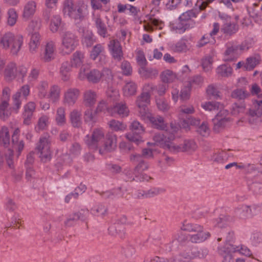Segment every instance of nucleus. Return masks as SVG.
<instances>
[{"label":"nucleus","mask_w":262,"mask_h":262,"mask_svg":"<svg viewBox=\"0 0 262 262\" xmlns=\"http://www.w3.org/2000/svg\"><path fill=\"white\" fill-rule=\"evenodd\" d=\"M94 21L98 34L103 38L106 37L107 34V28L100 15H96L94 18Z\"/></svg>","instance_id":"28"},{"label":"nucleus","mask_w":262,"mask_h":262,"mask_svg":"<svg viewBox=\"0 0 262 262\" xmlns=\"http://www.w3.org/2000/svg\"><path fill=\"white\" fill-rule=\"evenodd\" d=\"M49 84L46 81H41L38 87V96L40 99L45 98L47 95Z\"/></svg>","instance_id":"55"},{"label":"nucleus","mask_w":262,"mask_h":262,"mask_svg":"<svg viewBox=\"0 0 262 262\" xmlns=\"http://www.w3.org/2000/svg\"><path fill=\"white\" fill-rule=\"evenodd\" d=\"M236 213L240 217H246L248 216H253L252 210L249 206L244 205L238 207L236 209Z\"/></svg>","instance_id":"43"},{"label":"nucleus","mask_w":262,"mask_h":262,"mask_svg":"<svg viewBox=\"0 0 262 262\" xmlns=\"http://www.w3.org/2000/svg\"><path fill=\"white\" fill-rule=\"evenodd\" d=\"M204 79L202 77L200 76H195L192 77L187 83V84L192 88H196L201 86L203 83Z\"/></svg>","instance_id":"58"},{"label":"nucleus","mask_w":262,"mask_h":262,"mask_svg":"<svg viewBox=\"0 0 262 262\" xmlns=\"http://www.w3.org/2000/svg\"><path fill=\"white\" fill-rule=\"evenodd\" d=\"M137 89V84L134 82H127L123 88V94L126 97L135 95L136 94Z\"/></svg>","instance_id":"36"},{"label":"nucleus","mask_w":262,"mask_h":262,"mask_svg":"<svg viewBox=\"0 0 262 262\" xmlns=\"http://www.w3.org/2000/svg\"><path fill=\"white\" fill-rule=\"evenodd\" d=\"M249 115L251 117L259 118L262 114V100H256L254 108L249 109Z\"/></svg>","instance_id":"38"},{"label":"nucleus","mask_w":262,"mask_h":262,"mask_svg":"<svg viewBox=\"0 0 262 262\" xmlns=\"http://www.w3.org/2000/svg\"><path fill=\"white\" fill-rule=\"evenodd\" d=\"M176 146L179 147V149L178 150L172 151L173 152L194 151L197 148L196 143L192 140L185 141L183 146L178 145H176Z\"/></svg>","instance_id":"35"},{"label":"nucleus","mask_w":262,"mask_h":262,"mask_svg":"<svg viewBox=\"0 0 262 262\" xmlns=\"http://www.w3.org/2000/svg\"><path fill=\"white\" fill-rule=\"evenodd\" d=\"M140 73L145 78H152L156 77L158 74V72L156 69H146L143 67L140 69Z\"/></svg>","instance_id":"47"},{"label":"nucleus","mask_w":262,"mask_h":262,"mask_svg":"<svg viewBox=\"0 0 262 262\" xmlns=\"http://www.w3.org/2000/svg\"><path fill=\"white\" fill-rule=\"evenodd\" d=\"M213 123V131L215 133H219L222 129H223L229 121H226V120H219L213 118L212 119Z\"/></svg>","instance_id":"49"},{"label":"nucleus","mask_w":262,"mask_h":262,"mask_svg":"<svg viewBox=\"0 0 262 262\" xmlns=\"http://www.w3.org/2000/svg\"><path fill=\"white\" fill-rule=\"evenodd\" d=\"M55 121L59 126H63L66 122V108L64 106H59L56 112Z\"/></svg>","instance_id":"34"},{"label":"nucleus","mask_w":262,"mask_h":262,"mask_svg":"<svg viewBox=\"0 0 262 262\" xmlns=\"http://www.w3.org/2000/svg\"><path fill=\"white\" fill-rule=\"evenodd\" d=\"M246 105L244 102L234 103L231 107V112L233 115L237 116L245 113Z\"/></svg>","instance_id":"48"},{"label":"nucleus","mask_w":262,"mask_h":262,"mask_svg":"<svg viewBox=\"0 0 262 262\" xmlns=\"http://www.w3.org/2000/svg\"><path fill=\"white\" fill-rule=\"evenodd\" d=\"M19 129H16L12 137V142L13 148L16 150L18 152L17 157L19 156L21 151L23 150L24 147V143L23 140H19L18 138Z\"/></svg>","instance_id":"31"},{"label":"nucleus","mask_w":262,"mask_h":262,"mask_svg":"<svg viewBox=\"0 0 262 262\" xmlns=\"http://www.w3.org/2000/svg\"><path fill=\"white\" fill-rule=\"evenodd\" d=\"M10 143V135L7 127L3 126L0 128V143L6 146Z\"/></svg>","instance_id":"41"},{"label":"nucleus","mask_w":262,"mask_h":262,"mask_svg":"<svg viewBox=\"0 0 262 262\" xmlns=\"http://www.w3.org/2000/svg\"><path fill=\"white\" fill-rule=\"evenodd\" d=\"M61 19L59 15H54L51 19L50 29L52 32H56L58 31L61 25Z\"/></svg>","instance_id":"61"},{"label":"nucleus","mask_w":262,"mask_h":262,"mask_svg":"<svg viewBox=\"0 0 262 262\" xmlns=\"http://www.w3.org/2000/svg\"><path fill=\"white\" fill-rule=\"evenodd\" d=\"M129 128L132 132L127 134L126 138L129 141L135 142L137 144L142 142L140 135L145 132V129L142 125L137 120H134L129 126Z\"/></svg>","instance_id":"9"},{"label":"nucleus","mask_w":262,"mask_h":262,"mask_svg":"<svg viewBox=\"0 0 262 262\" xmlns=\"http://www.w3.org/2000/svg\"><path fill=\"white\" fill-rule=\"evenodd\" d=\"M178 128L170 124V129L166 130L165 134H156L153 137L155 144L163 148H167L171 152L178 150L179 147L171 142L174 139V134L177 132Z\"/></svg>","instance_id":"3"},{"label":"nucleus","mask_w":262,"mask_h":262,"mask_svg":"<svg viewBox=\"0 0 262 262\" xmlns=\"http://www.w3.org/2000/svg\"><path fill=\"white\" fill-rule=\"evenodd\" d=\"M161 78L165 83L172 82L177 78V76L172 71L166 70L161 74Z\"/></svg>","instance_id":"42"},{"label":"nucleus","mask_w":262,"mask_h":262,"mask_svg":"<svg viewBox=\"0 0 262 262\" xmlns=\"http://www.w3.org/2000/svg\"><path fill=\"white\" fill-rule=\"evenodd\" d=\"M86 79L89 82L93 83L99 82L101 80L100 71L97 69H93L87 73Z\"/></svg>","instance_id":"40"},{"label":"nucleus","mask_w":262,"mask_h":262,"mask_svg":"<svg viewBox=\"0 0 262 262\" xmlns=\"http://www.w3.org/2000/svg\"><path fill=\"white\" fill-rule=\"evenodd\" d=\"M37 7V3L34 1H28L25 5L23 13V18L28 20L35 14Z\"/></svg>","instance_id":"24"},{"label":"nucleus","mask_w":262,"mask_h":262,"mask_svg":"<svg viewBox=\"0 0 262 262\" xmlns=\"http://www.w3.org/2000/svg\"><path fill=\"white\" fill-rule=\"evenodd\" d=\"M92 213L96 216H104L107 212V208L103 205H97L91 209Z\"/></svg>","instance_id":"59"},{"label":"nucleus","mask_w":262,"mask_h":262,"mask_svg":"<svg viewBox=\"0 0 262 262\" xmlns=\"http://www.w3.org/2000/svg\"><path fill=\"white\" fill-rule=\"evenodd\" d=\"M131 173L129 172L128 173V177L126 179V181H130L132 182L133 181H136V182H142L144 181H148L149 179H151V178L149 176H148L146 174H144L142 173H140V174H137L136 173L134 176L130 175Z\"/></svg>","instance_id":"51"},{"label":"nucleus","mask_w":262,"mask_h":262,"mask_svg":"<svg viewBox=\"0 0 262 262\" xmlns=\"http://www.w3.org/2000/svg\"><path fill=\"white\" fill-rule=\"evenodd\" d=\"M104 136V133L102 129L95 128L91 136H86V144L90 148L96 149L99 148V142L103 139Z\"/></svg>","instance_id":"11"},{"label":"nucleus","mask_w":262,"mask_h":262,"mask_svg":"<svg viewBox=\"0 0 262 262\" xmlns=\"http://www.w3.org/2000/svg\"><path fill=\"white\" fill-rule=\"evenodd\" d=\"M202 107L207 111H215L223 107V105L218 102L209 101L202 104Z\"/></svg>","instance_id":"46"},{"label":"nucleus","mask_w":262,"mask_h":262,"mask_svg":"<svg viewBox=\"0 0 262 262\" xmlns=\"http://www.w3.org/2000/svg\"><path fill=\"white\" fill-rule=\"evenodd\" d=\"M191 89L187 84L184 86L179 93V91L177 89H173L171 91L172 100L174 102H177L179 98L182 101H186L190 97Z\"/></svg>","instance_id":"14"},{"label":"nucleus","mask_w":262,"mask_h":262,"mask_svg":"<svg viewBox=\"0 0 262 262\" xmlns=\"http://www.w3.org/2000/svg\"><path fill=\"white\" fill-rule=\"evenodd\" d=\"M73 66L69 61H64L62 62L60 69L59 74L61 79L63 81H68L70 78V72Z\"/></svg>","instance_id":"27"},{"label":"nucleus","mask_w":262,"mask_h":262,"mask_svg":"<svg viewBox=\"0 0 262 262\" xmlns=\"http://www.w3.org/2000/svg\"><path fill=\"white\" fill-rule=\"evenodd\" d=\"M56 55L55 42L48 40L43 47V52L40 54V60L44 62H49L53 60Z\"/></svg>","instance_id":"10"},{"label":"nucleus","mask_w":262,"mask_h":262,"mask_svg":"<svg viewBox=\"0 0 262 262\" xmlns=\"http://www.w3.org/2000/svg\"><path fill=\"white\" fill-rule=\"evenodd\" d=\"M226 50L224 53L223 60L225 61H232L235 60L244 51L248 48L245 43L237 45L234 41H229L226 45Z\"/></svg>","instance_id":"6"},{"label":"nucleus","mask_w":262,"mask_h":262,"mask_svg":"<svg viewBox=\"0 0 262 262\" xmlns=\"http://www.w3.org/2000/svg\"><path fill=\"white\" fill-rule=\"evenodd\" d=\"M230 244H227L218 249V253L223 256V262H234L232 255L234 251H231Z\"/></svg>","instance_id":"26"},{"label":"nucleus","mask_w":262,"mask_h":262,"mask_svg":"<svg viewBox=\"0 0 262 262\" xmlns=\"http://www.w3.org/2000/svg\"><path fill=\"white\" fill-rule=\"evenodd\" d=\"M107 124L112 130L116 132L122 131L126 128V125L122 122L115 119L110 120Z\"/></svg>","instance_id":"44"},{"label":"nucleus","mask_w":262,"mask_h":262,"mask_svg":"<svg viewBox=\"0 0 262 262\" xmlns=\"http://www.w3.org/2000/svg\"><path fill=\"white\" fill-rule=\"evenodd\" d=\"M165 191V190L163 188H154L149 190H148L146 192L141 193L139 192L138 195V198H140V196H145V197H150L154 196L155 195H157L159 193L164 192Z\"/></svg>","instance_id":"56"},{"label":"nucleus","mask_w":262,"mask_h":262,"mask_svg":"<svg viewBox=\"0 0 262 262\" xmlns=\"http://www.w3.org/2000/svg\"><path fill=\"white\" fill-rule=\"evenodd\" d=\"M85 61V54L80 51H76L70 58V64L73 68H78L81 66Z\"/></svg>","instance_id":"25"},{"label":"nucleus","mask_w":262,"mask_h":262,"mask_svg":"<svg viewBox=\"0 0 262 262\" xmlns=\"http://www.w3.org/2000/svg\"><path fill=\"white\" fill-rule=\"evenodd\" d=\"M206 93L207 95L211 98L216 99L220 98V92L217 88L213 85H209L207 89Z\"/></svg>","instance_id":"63"},{"label":"nucleus","mask_w":262,"mask_h":262,"mask_svg":"<svg viewBox=\"0 0 262 262\" xmlns=\"http://www.w3.org/2000/svg\"><path fill=\"white\" fill-rule=\"evenodd\" d=\"M89 214L88 210H82L80 211L70 215L64 223L67 227H71L74 225L78 220H85Z\"/></svg>","instance_id":"21"},{"label":"nucleus","mask_w":262,"mask_h":262,"mask_svg":"<svg viewBox=\"0 0 262 262\" xmlns=\"http://www.w3.org/2000/svg\"><path fill=\"white\" fill-rule=\"evenodd\" d=\"M49 117L48 115H42L38 119L36 129L38 130L45 129L48 124Z\"/></svg>","instance_id":"52"},{"label":"nucleus","mask_w":262,"mask_h":262,"mask_svg":"<svg viewBox=\"0 0 262 262\" xmlns=\"http://www.w3.org/2000/svg\"><path fill=\"white\" fill-rule=\"evenodd\" d=\"M104 51V47L101 44H97L93 47L90 54V57L95 60L97 57Z\"/></svg>","instance_id":"62"},{"label":"nucleus","mask_w":262,"mask_h":262,"mask_svg":"<svg viewBox=\"0 0 262 262\" xmlns=\"http://www.w3.org/2000/svg\"><path fill=\"white\" fill-rule=\"evenodd\" d=\"M113 110L121 117H125L128 116L129 110L124 102L117 103L113 107Z\"/></svg>","instance_id":"33"},{"label":"nucleus","mask_w":262,"mask_h":262,"mask_svg":"<svg viewBox=\"0 0 262 262\" xmlns=\"http://www.w3.org/2000/svg\"><path fill=\"white\" fill-rule=\"evenodd\" d=\"M227 156L226 152L222 151L215 153L212 156V160L218 163H223L227 160Z\"/></svg>","instance_id":"64"},{"label":"nucleus","mask_w":262,"mask_h":262,"mask_svg":"<svg viewBox=\"0 0 262 262\" xmlns=\"http://www.w3.org/2000/svg\"><path fill=\"white\" fill-rule=\"evenodd\" d=\"M51 139L48 135L42 136L39 138L36 144V150L37 152L46 151L51 149Z\"/></svg>","instance_id":"23"},{"label":"nucleus","mask_w":262,"mask_h":262,"mask_svg":"<svg viewBox=\"0 0 262 262\" xmlns=\"http://www.w3.org/2000/svg\"><path fill=\"white\" fill-rule=\"evenodd\" d=\"M117 147V137L112 133L106 135L105 142L102 147H99V152L103 154L106 152L114 150Z\"/></svg>","instance_id":"15"},{"label":"nucleus","mask_w":262,"mask_h":262,"mask_svg":"<svg viewBox=\"0 0 262 262\" xmlns=\"http://www.w3.org/2000/svg\"><path fill=\"white\" fill-rule=\"evenodd\" d=\"M239 29L238 25L234 22H226L221 28V31L225 37L229 38L236 33Z\"/></svg>","instance_id":"20"},{"label":"nucleus","mask_w":262,"mask_h":262,"mask_svg":"<svg viewBox=\"0 0 262 262\" xmlns=\"http://www.w3.org/2000/svg\"><path fill=\"white\" fill-rule=\"evenodd\" d=\"M229 248L231 249V251H234V252H238L240 254L248 257H250L252 255L251 251L245 246L237 247L230 244Z\"/></svg>","instance_id":"50"},{"label":"nucleus","mask_w":262,"mask_h":262,"mask_svg":"<svg viewBox=\"0 0 262 262\" xmlns=\"http://www.w3.org/2000/svg\"><path fill=\"white\" fill-rule=\"evenodd\" d=\"M18 15L15 9L12 8L8 11L7 23L10 26H14L17 21Z\"/></svg>","instance_id":"60"},{"label":"nucleus","mask_w":262,"mask_h":262,"mask_svg":"<svg viewBox=\"0 0 262 262\" xmlns=\"http://www.w3.org/2000/svg\"><path fill=\"white\" fill-rule=\"evenodd\" d=\"M150 94L147 93H142L136 98V104L139 108V114L141 118L149 112L147 105L150 103Z\"/></svg>","instance_id":"13"},{"label":"nucleus","mask_w":262,"mask_h":262,"mask_svg":"<svg viewBox=\"0 0 262 262\" xmlns=\"http://www.w3.org/2000/svg\"><path fill=\"white\" fill-rule=\"evenodd\" d=\"M27 72V68L25 66H17L15 63L10 62L7 65L4 70V79L8 82H12L16 77L24 79Z\"/></svg>","instance_id":"5"},{"label":"nucleus","mask_w":262,"mask_h":262,"mask_svg":"<svg viewBox=\"0 0 262 262\" xmlns=\"http://www.w3.org/2000/svg\"><path fill=\"white\" fill-rule=\"evenodd\" d=\"M249 96V93L243 89H236L232 92L231 95L232 98L239 100L244 99Z\"/></svg>","instance_id":"57"},{"label":"nucleus","mask_w":262,"mask_h":262,"mask_svg":"<svg viewBox=\"0 0 262 262\" xmlns=\"http://www.w3.org/2000/svg\"><path fill=\"white\" fill-rule=\"evenodd\" d=\"M108 46L113 58L118 61L121 60L123 53L120 42L117 39L111 40Z\"/></svg>","instance_id":"16"},{"label":"nucleus","mask_w":262,"mask_h":262,"mask_svg":"<svg viewBox=\"0 0 262 262\" xmlns=\"http://www.w3.org/2000/svg\"><path fill=\"white\" fill-rule=\"evenodd\" d=\"M181 230L189 233V241L193 244L203 243L211 236L210 232L206 231L203 226L187 221L183 222Z\"/></svg>","instance_id":"1"},{"label":"nucleus","mask_w":262,"mask_h":262,"mask_svg":"<svg viewBox=\"0 0 262 262\" xmlns=\"http://www.w3.org/2000/svg\"><path fill=\"white\" fill-rule=\"evenodd\" d=\"M61 88L57 85H53L49 89L48 98L52 103H57L60 99Z\"/></svg>","instance_id":"30"},{"label":"nucleus","mask_w":262,"mask_h":262,"mask_svg":"<svg viewBox=\"0 0 262 262\" xmlns=\"http://www.w3.org/2000/svg\"><path fill=\"white\" fill-rule=\"evenodd\" d=\"M35 109L36 104L33 101H29L24 105V112L22 114L24 124L26 125L30 124Z\"/></svg>","instance_id":"18"},{"label":"nucleus","mask_w":262,"mask_h":262,"mask_svg":"<svg viewBox=\"0 0 262 262\" xmlns=\"http://www.w3.org/2000/svg\"><path fill=\"white\" fill-rule=\"evenodd\" d=\"M207 254L206 250H203L201 253L195 248H187L182 252L181 255L186 259H193L196 257L200 258L204 257Z\"/></svg>","instance_id":"19"},{"label":"nucleus","mask_w":262,"mask_h":262,"mask_svg":"<svg viewBox=\"0 0 262 262\" xmlns=\"http://www.w3.org/2000/svg\"><path fill=\"white\" fill-rule=\"evenodd\" d=\"M41 36L38 32L35 31L32 33L30 41L29 43V51L34 54L37 52L39 46Z\"/></svg>","instance_id":"29"},{"label":"nucleus","mask_w":262,"mask_h":262,"mask_svg":"<svg viewBox=\"0 0 262 262\" xmlns=\"http://www.w3.org/2000/svg\"><path fill=\"white\" fill-rule=\"evenodd\" d=\"M9 105V101L1 100L0 102V117L3 119L8 118L13 112L11 108L10 110L8 109ZM14 113V112L13 111Z\"/></svg>","instance_id":"37"},{"label":"nucleus","mask_w":262,"mask_h":262,"mask_svg":"<svg viewBox=\"0 0 262 262\" xmlns=\"http://www.w3.org/2000/svg\"><path fill=\"white\" fill-rule=\"evenodd\" d=\"M87 7L83 1L74 3L72 0H67L64 2V11L71 18L81 20L86 14Z\"/></svg>","instance_id":"4"},{"label":"nucleus","mask_w":262,"mask_h":262,"mask_svg":"<svg viewBox=\"0 0 262 262\" xmlns=\"http://www.w3.org/2000/svg\"><path fill=\"white\" fill-rule=\"evenodd\" d=\"M30 93V86L28 84L22 85L12 96V110L17 114L21 107L23 100H27Z\"/></svg>","instance_id":"8"},{"label":"nucleus","mask_w":262,"mask_h":262,"mask_svg":"<svg viewBox=\"0 0 262 262\" xmlns=\"http://www.w3.org/2000/svg\"><path fill=\"white\" fill-rule=\"evenodd\" d=\"M78 44V39L74 33L67 31L61 36L60 51L64 55L70 54L76 48Z\"/></svg>","instance_id":"7"},{"label":"nucleus","mask_w":262,"mask_h":262,"mask_svg":"<svg viewBox=\"0 0 262 262\" xmlns=\"http://www.w3.org/2000/svg\"><path fill=\"white\" fill-rule=\"evenodd\" d=\"M193 23H190L188 21H183L179 17L178 20L172 24V28L179 31L180 33H183L186 30L192 27Z\"/></svg>","instance_id":"32"},{"label":"nucleus","mask_w":262,"mask_h":262,"mask_svg":"<svg viewBox=\"0 0 262 262\" xmlns=\"http://www.w3.org/2000/svg\"><path fill=\"white\" fill-rule=\"evenodd\" d=\"M96 113L94 112L93 110L91 108H88L84 112V121L88 123H91L93 125L96 122L95 114Z\"/></svg>","instance_id":"53"},{"label":"nucleus","mask_w":262,"mask_h":262,"mask_svg":"<svg viewBox=\"0 0 262 262\" xmlns=\"http://www.w3.org/2000/svg\"><path fill=\"white\" fill-rule=\"evenodd\" d=\"M97 94L92 90H87L83 93V102L86 107L93 106L97 101Z\"/></svg>","instance_id":"22"},{"label":"nucleus","mask_w":262,"mask_h":262,"mask_svg":"<svg viewBox=\"0 0 262 262\" xmlns=\"http://www.w3.org/2000/svg\"><path fill=\"white\" fill-rule=\"evenodd\" d=\"M141 118L144 120H149L152 126L156 128L164 130L166 127L163 118L160 116H154L149 112Z\"/></svg>","instance_id":"17"},{"label":"nucleus","mask_w":262,"mask_h":262,"mask_svg":"<svg viewBox=\"0 0 262 262\" xmlns=\"http://www.w3.org/2000/svg\"><path fill=\"white\" fill-rule=\"evenodd\" d=\"M216 73L220 76L229 77L232 74V69L230 66L224 64L218 67Z\"/></svg>","instance_id":"45"},{"label":"nucleus","mask_w":262,"mask_h":262,"mask_svg":"<svg viewBox=\"0 0 262 262\" xmlns=\"http://www.w3.org/2000/svg\"><path fill=\"white\" fill-rule=\"evenodd\" d=\"M80 96V91L77 88H69L64 92L62 103L68 106H74Z\"/></svg>","instance_id":"12"},{"label":"nucleus","mask_w":262,"mask_h":262,"mask_svg":"<svg viewBox=\"0 0 262 262\" xmlns=\"http://www.w3.org/2000/svg\"><path fill=\"white\" fill-rule=\"evenodd\" d=\"M70 120L73 127H80L81 125L80 113L76 110H73L70 114Z\"/></svg>","instance_id":"39"},{"label":"nucleus","mask_w":262,"mask_h":262,"mask_svg":"<svg viewBox=\"0 0 262 262\" xmlns=\"http://www.w3.org/2000/svg\"><path fill=\"white\" fill-rule=\"evenodd\" d=\"M23 43V37L18 34L15 35L11 32H7L0 38V45L3 49L8 50L13 55H16Z\"/></svg>","instance_id":"2"},{"label":"nucleus","mask_w":262,"mask_h":262,"mask_svg":"<svg viewBox=\"0 0 262 262\" xmlns=\"http://www.w3.org/2000/svg\"><path fill=\"white\" fill-rule=\"evenodd\" d=\"M179 17L183 21H188L190 23H194V21H192L191 19L193 18L196 17V14L195 13L194 11L193 10H188L184 13H183Z\"/></svg>","instance_id":"54"}]
</instances>
